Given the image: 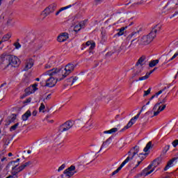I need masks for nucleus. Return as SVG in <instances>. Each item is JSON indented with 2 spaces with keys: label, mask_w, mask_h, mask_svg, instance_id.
Returning <instances> with one entry per match:
<instances>
[{
  "label": "nucleus",
  "mask_w": 178,
  "mask_h": 178,
  "mask_svg": "<svg viewBox=\"0 0 178 178\" xmlns=\"http://www.w3.org/2000/svg\"><path fill=\"white\" fill-rule=\"evenodd\" d=\"M172 145L174 147V148H176V147L178 145V140L177 139L172 141Z\"/></svg>",
  "instance_id": "49"
},
{
  "label": "nucleus",
  "mask_w": 178,
  "mask_h": 178,
  "mask_svg": "<svg viewBox=\"0 0 178 178\" xmlns=\"http://www.w3.org/2000/svg\"><path fill=\"white\" fill-rule=\"evenodd\" d=\"M54 61H49L45 65H44V69H51L52 66H54Z\"/></svg>",
  "instance_id": "37"
},
{
  "label": "nucleus",
  "mask_w": 178,
  "mask_h": 178,
  "mask_svg": "<svg viewBox=\"0 0 178 178\" xmlns=\"http://www.w3.org/2000/svg\"><path fill=\"white\" fill-rule=\"evenodd\" d=\"M79 170H76V166L74 165L69 167L67 169L64 170L63 175H61L62 178H70L74 176L75 173H77Z\"/></svg>",
  "instance_id": "5"
},
{
  "label": "nucleus",
  "mask_w": 178,
  "mask_h": 178,
  "mask_svg": "<svg viewBox=\"0 0 178 178\" xmlns=\"http://www.w3.org/2000/svg\"><path fill=\"white\" fill-rule=\"evenodd\" d=\"M86 47H90L89 49L90 51H92V49H94L95 48V42L92 40H89L86 43Z\"/></svg>",
  "instance_id": "19"
},
{
  "label": "nucleus",
  "mask_w": 178,
  "mask_h": 178,
  "mask_svg": "<svg viewBox=\"0 0 178 178\" xmlns=\"http://www.w3.org/2000/svg\"><path fill=\"white\" fill-rule=\"evenodd\" d=\"M86 129H88L89 130H90V129H92V123L88 122L86 125Z\"/></svg>",
  "instance_id": "48"
},
{
  "label": "nucleus",
  "mask_w": 178,
  "mask_h": 178,
  "mask_svg": "<svg viewBox=\"0 0 178 178\" xmlns=\"http://www.w3.org/2000/svg\"><path fill=\"white\" fill-rule=\"evenodd\" d=\"M151 76V73L147 72L144 76L140 77L138 80H136V81H143V80H147Z\"/></svg>",
  "instance_id": "32"
},
{
  "label": "nucleus",
  "mask_w": 178,
  "mask_h": 178,
  "mask_svg": "<svg viewBox=\"0 0 178 178\" xmlns=\"http://www.w3.org/2000/svg\"><path fill=\"white\" fill-rule=\"evenodd\" d=\"M166 108V104L163 105V106H159V108L156 111L154 112V116H158V115H159V113H161V112H162V111H165Z\"/></svg>",
  "instance_id": "20"
},
{
  "label": "nucleus",
  "mask_w": 178,
  "mask_h": 178,
  "mask_svg": "<svg viewBox=\"0 0 178 178\" xmlns=\"http://www.w3.org/2000/svg\"><path fill=\"white\" fill-rule=\"evenodd\" d=\"M32 115H33V116H36L37 115V111H33L32 113Z\"/></svg>",
  "instance_id": "64"
},
{
  "label": "nucleus",
  "mask_w": 178,
  "mask_h": 178,
  "mask_svg": "<svg viewBox=\"0 0 178 178\" xmlns=\"http://www.w3.org/2000/svg\"><path fill=\"white\" fill-rule=\"evenodd\" d=\"M31 116V111L30 110H28L24 114L22 115V119L23 122H26L29 120V118Z\"/></svg>",
  "instance_id": "18"
},
{
  "label": "nucleus",
  "mask_w": 178,
  "mask_h": 178,
  "mask_svg": "<svg viewBox=\"0 0 178 178\" xmlns=\"http://www.w3.org/2000/svg\"><path fill=\"white\" fill-rule=\"evenodd\" d=\"M126 29H127V26L122 27L121 29H118V33H117V35H123V34H124V31L126 30Z\"/></svg>",
  "instance_id": "33"
},
{
  "label": "nucleus",
  "mask_w": 178,
  "mask_h": 178,
  "mask_svg": "<svg viewBox=\"0 0 178 178\" xmlns=\"http://www.w3.org/2000/svg\"><path fill=\"white\" fill-rule=\"evenodd\" d=\"M170 145H167L165 146V147H164L163 152L165 154H166V152H168V151H169V149H170Z\"/></svg>",
  "instance_id": "45"
},
{
  "label": "nucleus",
  "mask_w": 178,
  "mask_h": 178,
  "mask_svg": "<svg viewBox=\"0 0 178 178\" xmlns=\"http://www.w3.org/2000/svg\"><path fill=\"white\" fill-rule=\"evenodd\" d=\"M140 150V147H138V146H135L134 147V149H131L128 154H129V156L127 158H129V161H131V159H133V158H134V156L137 155V154H138V151Z\"/></svg>",
  "instance_id": "11"
},
{
  "label": "nucleus",
  "mask_w": 178,
  "mask_h": 178,
  "mask_svg": "<svg viewBox=\"0 0 178 178\" xmlns=\"http://www.w3.org/2000/svg\"><path fill=\"white\" fill-rule=\"evenodd\" d=\"M14 47H15L16 49H19V48H22V44L19 42H16L14 43Z\"/></svg>",
  "instance_id": "43"
},
{
  "label": "nucleus",
  "mask_w": 178,
  "mask_h": 178,
  "mask_svg": "<svg viewBox=\"0 0 178 178\" xmlns=\"http://www.w3.org/2000/svg\"><path fill=\"white\" fill-rule=\"evenodd\" d=\"M77 80H79V77L75 76V77L72 79V86L74 84V83H76V81H77Z\"/></svg>",
  "instance_id": "56"
},
{
  "label": "nucleus",
  "mask_w": 178,
  "mask_h": 178,
  "mask_svg": "<svg viewBox=\"0 0 178 178\" xmlns=\"http://www.w3.org/2000/svg\"><path fill=\"white\" fill-rule=\"evenodd\" d=\"M12 22H13L12 18H8V19H7L6 23V26L7 27H13V25H14V24L12 23Z\"/></svg>",
  "instance_id": "36"
},
{
  "label": "nucleus",
  "mask_w": 178,
  "mask_h": 178,
  "mask_svg": "<svg viewBox=\"0 0 178 178\" xmlns=\"http://www.w3.org/2000/svg\"><path fill=\"white\" fill-rule=\"evenodd\" d=\"M51 94H49L47 97H46V99H51Z\"/></svg>",
  "instance_id": "63"
},
{
  "label": "nucleus",
  "mask_w": 178,
  "mask_h": 178,
  "mask_svg": "<svg viewBox=\"0 0 178 178\" xmlns=\"http://www.w3.org/2000/svg\"><path fill=\"white\" fill-rule=\"evenodd\" d=\"M44 109H45V105H44V103H42L39 108V112H42V111H44Z\"/></svg>",
  "instance_id": "47"
},
{
  "label": "nucleus",
  "mask_w": 178,
  "mask_h": 178,
  "mask_svg": "<svg viewBox=\"0 0 178 178\" xmlns=\"http://www.w3.org/2000/svg\"><path fill=\"white\" fill-rule=\"evenodd\" d=\"M65 164L61 165L58 168V172H60V171L63 170V169H65Z\"/></svg>",
  "instance_id": "53"
},
{
  "label": "nucleus",
  "mask_w": 178,
  "mask_h": 178,
  "mask_svg": "<svg viewBox=\"0 0 178 178\" xmlns=\"http://www.w3.org/2000/svg\"><path fill=\"white\" fill-rule=\"evenodd\" d=\"M18 127H19V123H16L15 124H14L10 128V131H15V130H16V129H17Z\"/></svg>",
  "instance_id": "40"
},
{
  "label": "nucleus",
  "mask_w": 178,
  "mask_h": 178,
  "mask_svg": "<svg viewBox=\"0 0 178 178\" xmlns=\"http://www.w3.org/2000/svg\"><path fill=\"white\" fill-rule=\"evenodd\" d=\"M165 90H166V88H164L163 90H159L158 92H156V93L155 94L156 98H158V96H159V95H161V94H162V92H163V91H165Z\"/></svg>",
  "instance_id": "50"
},
{
  "label": "nucleus",
  "mask_w": 178,
  "mask_h": 178,
  "mask_svg": "<svg viewBox=\"0 0 178 178\" xmlns=\"http://www.w3.org/2000/svg\"><path fill=\"white\" fill-rule=\"evenodd\" d=\"M111 55H113V52L110 51L106 54V56H111Z\"/></svg>",
  "instance_id": "60"
},
{
  "label": "nucleus",
  "mask_w": 178,
  "mask_h": 178,
  "mask_svg": "<svg viewBox=\"0 0 178 178\" xmlns=\"http://www.w3.org/2000/svg\"><path fill=\"white\" fill-rule=\"evenodd\" d=\"M165 102H166V99H163L162 102L156 104L153 108V111H156V108H158V106H159V105H161V104H165Z\"/></svg>",
  "instance_id": "38"
},
{
  "label": "nucleus",
  "mask_w": 178,
  "mask_h": 178,
  "mask_svg": "<svg viewBox=\"0 0 178 178\" xmlns=\"http://www.w3.org/2000/svg\"><path fill=\"white\" fill-rule=\"evenodd\" d=\"M178 56V51H177L171 58H170L167 62H164L163 65H166L168 62H170V60H173V59H175Z\"/></svg>",
  "instance_id": "39"
},
{
  "label": "nucleus",
  "mask_w": 178,
  "mask_h": 178,
  "mask_svg": "<svg viewBox=\"0 0 178 178\" xmlns=\"http://www.w3.org/2000/svg\"><path fill=\"white\" fill-rule=\"evenodd\" d=\"M145 59H147V58L145 56H143L142 57H140L138 59V62L136 63V66H138V65H140L141 66H143V62H144Z\"/></svg>",
  "instance_id": "31"
},
{
  "label": "nucleus",
  "mask_w": 178,
  "mask_h": 178,
  "mask_svg": "<svg viewBox=\"0 0 178 178\" xmlns=\"http://www.w3.org/2000/svg\"><path fill=\"white\" fill-rule=\"evenodd\" d=\"M132 33H137V34H136L135 35H134V37H132L133 40H131V44L129 46V48H131V47L132 45H134V43H133V42H134L135 40H137V38H138V37H140V32L139 31L132 32Z\"/></svg>",
  "instance_id": "22"
},
{
  "label": "nucleus",
  "mask_w": 178,
  "mask_h": 178,
  "mask_svg": "<svg viewBox=\"0 0 178 178\" xmlns=\"http://www.w3.org/2000/svg\"><path fill=\"white\" fill-rule=\"evenodd\" d=\"M20 162V159H17L16 161H10L8 165L7 168H10V166L12 167V170H17V166H19Z\"/></svg>",
  "instance_id": "10"
},
{
  "label": "nucleus",
  "mask_w": 178,
  "mask_h": 178,
  "mask_svg": "<svg viewBox=\"0 0 178 178\" xmlns=\"http://www.w3.org/2000/svg\"><path fill=\"white\" fill-rule=\"evenodd\" d=\"M143 97H147V95H149V94H151V88H149L147 90L144 91Z\"/></svg>",
  "instance_id": "44"
},
{
  "label": "nucleus",
  "mask_w": 178,
  "mask_h": 178,
  "mask_svg": "<svg viewBox=\"0 0 178 178\" xmlns=\"http://www.w3.org/2000/svg\"><path fill=\"white\" fill-rule=\"evenodd\" d=\"M136 33H131V34H129L127 37V40H128V41H130V40H131V38H133L134 37V35H136Z\"/></svg>",
  "instance_id": "42"
},
{
  "label": "nucleus",
  "mask_w": 178,
  "mask_h": 178,
  "mask_svg": "<svg viewBox=\"0 0 178 178\" xmlns=\"http://www.w3.org/2000/svg\"><path fill=\"white\" fill-rule=\"evenodd\" d=\"M56 7H57V6L55 3H53V4H51L50 6H49L44 10V13L45 16H48V15H51V13H54L55 12V10H56Z\"/></svg>",
  "instance_id": "8"
},
{
  "label": "nucleus",
  "mask_w": 178,
  "mask_h": 178,
  "mask_svg": "<svg viewBox=\"0 0 178 178\" xmlns=\"http://www.w3.org/2000/svg\"><path fill=\"white\" fill-rule=\"evenodd\" d=\"M31 165H33V163L31 161L26 162L25 163L18 167L17 170H19V172H22V170H24L26 168H29V166H30Z\"/></svg>",
  "instance_id": "17"
},
{
  "label": "nucleus",
  "mask_w": 178,
  "mask_h": 178,
  "mask_svg": "<svg viewBox=\"0 0 178 178\" xmlns=\"http://www.w3.org/2000/svg\"><path fill=\"white\" fill-rule=\"evenodd\" d=\"M118 130L119 129L118 128H113L108 131H104L103 133L104 134H113V133H116Z\"/></svg>",
  "instance_id": "26"
},
{
  "label": "nucleus",
  "mask_w": 178,
  "mask_h": 178,
  "mask_svg": "<svg viewBox=\"0 0 178 178\" xmlns=\"http://www.w3.org/2000/svg\"><path fill=\"white\" fill-rule=\"evenodd\" d=\"M161 25H156L154 26L148 35H145L141 38V44L143 45H148V44L152 42L154 38L156 37V33H159V31H161Z\"/></svg>",
  "instance_id": "2"
},
{
  "label": "nucleus",
  "mask_w": 178,
  "mask_h": 178,
  "mask_svg": "<svg viewBox=\"0 0 178 178\" xmlns=\"http://www.w3.org/2000/svg\"><path fill=\"white\" fill-rule=\"evenodd\" d=\"M158 63H159V60H152L149 63V67H154L156 66Z\"/></svg>",
  "instance_id": "29"
},
{
  "label": "nucleus",
  "mask_w": 178,
  "mask_h": 178,
  "mask_svg": "<svg viewBox=\"0 0 178 178\" xmlns=\"http://www.w3.org/2000/svg\"><path fill=\"white\" fill-rule=\"evenodd\" d=\"M9 140H6L5 143H4V145H9Z\"/></svg>",
  "instance_id": "62"
},
{
  "label": "nucleus",
  "mask_w": 178,
  "mask_h": 178,
  "mask_svg": "<svg viewBox=\"0 0 178 178\" xmlns=\"http://www.w3.org/2000/svg\"><path fill=\"white\" fill-rule=\"evenodd\" d=\"M168 5H170L171 7H170V9H175V5H178V0H172V1H170Z\"/></svg>",
  "instance_id": "30"
},
{
  "label": "nucleus",
  "mask_w": 178,
  "mask_h": 178,
  "mask_svg": "<svg viewBox=\"0 0 178 178\" xmlns=\"http://www.w3.org/2000/svg\"><path fill=\"white\" fill-rule=\"evenodd\" d=\"M68 38H69V34L65 32L60 34L58 36L57 40L58 41V42H65V41H66Z\"/></svg>",
  "instance_id": "14"
},
{
  "label": "nucleus",
  "mask_w": 178,
  "mask_h": 178,
  "mask_svg": "<svg viewBox=\"0 0 178 178\" xmlns=\"http://www.w3.org/2000/svg\"><path fill=\"white\" fill-rule=\"evenodd\" d=\"M130 161V158H127L120 165V167L118 168L117 170H115L114 172H112L111 175L112 176H115V175L119 173V172H120V170H122V168H123V166H124V165H126V163H128Z\"/></svg>",
  "instance_id": "13"
},
{
  "label": "nucleus",
  "mask_w": 178,
  "mask_h": 178,
  "mask_svg": "<svg viewBox=\"0 0 178 178\" xmlns=\"http://www.w3.org/2000/svg\"><path fill=\"white\" fill-rule=\"evenodd\" d=\"M20 65V59L6 52L1 56L0 68L3 70H10L12 67H17Z\"/></svg>",
  "instance_id": "1"
},
{
  "label": "nucleus",
  "mask_w": 178,
  "mask_h": 178,
  "mask_svg": "<svg viewBox=\"0 0 178 178\" xmlns=\"http://www.w3.org/2000/svg\"><path fill=\"white\" fill-rule=\"evenodd\" d=\"M92 156H94V154H87L86 156H85L84 157V161L85 162H92Z\"/></svg>",
  "instance_id": "27"
},
{
  "label": "nucleus",
  "mask_w": 178,
  "mask_h": 178,
  "mask_svg": "<svg viewBox=\"0 0 178 178\" xmlns=\"http://www.w3.org/2000/svg\"><path fill=\"white\" fill-rule=\"evenodd\" d=\"M160 162L161 161L159 160V159H156L152 161V163L150 165H152V168H153L154 170H155V168H156V166L159 165Z\"/></svg>",
  "instance_id": "24"
},
{
  "label": "nucleus",
  "mask_w": 178,
  "mask_h": 178,
  "mask_svg": "<svg viewBox=\"0 0 178 178\" xmlns=\"http://www.w3.org/2000/svg\"><path fill=\"white\" fill-rule=\"evenodd\" d=\"M47 74H49L51 77H54L58 81H62L63 79H66L65 73L63 72V70L53 68L46 72Z\"/></svg>",
  "instance_id": "3"
},
{
  "label": "nucleus",
  "mask_w": 178,
  "mask_h": 178,
  "mask_svg": "<svg viewBox=\"0 0 178 178\" xmlns=\"http://www.w3.org/2000/svg\"><path fill=\"white\" fill-rule=\"evenodd\" d=\"M111 143H112V138L110 137L108 138L105 142L103 143L99 152L102 149V148H104V147H108L109 145V144H111Z\"/></svg>",
  "instance_id": "21"
},
{
  "label": "nucleus",
  "mask_w": 178,
  "mask_h": 178,
  "mask_svg": "<svg viewBox=\"0 0 178 178\" xmlns=\"http://www.w3.org/2000/svg\"><path fill=\"white\" fill-rule=\"evenodd\" d=\"M140 118V114H137L136 116L133 117L130 121L128 122V124L121 130V131H123V130H127V129H130L134 123H136V120Z\"/></svg>",
  "instance_id": "9"
},
{
  "label": "nucleus",
  "mask_w": 178,
  "mask_h": 178,
  "mask_svg": "<svg viewBox=\"0 0 178 178\" xmlns=\"http://www.w3.org/2000/svg\"><path fill=\"white\" fill-rule=\"evenodd\" d=\"M74 125V121L68 120L59 127L58 131L60 133L67 131L68 130H70V129H72Z\"/></svg>",
  "instance_id": "6"
},
{
  "label": "nucleus",
  "mask_w": 178,
  "mask_h": 178,
  "mask_svg": "<svg viewBox=\"0 0 178 178\" xmlns=\"http://www.w3.org/2000/svg\"><path fill=\"white\" fill-rule=\"evenodd\" d=\"M104 0H95L96 3H101Z\"/></svg>",
  "instance_id": "61"
},
{
  "label": "nucleus",
  "mask_w": 178,
  "mask_h": 178,
  "mask_svg": "<svg viewBox=\"0 0 178 178\" xmlns=\"http://www.w3.org/2000/svg\"><path fill=\"white\" fill-rule=\"evenodd\" d=\"M42 77L46 83L44 85L45 87H55V86H56V83H58V79H56L50 74H47V72H44L42 75Z\"/></svg>",
  "instance_id": "4"
},
{
  "label": "nucleus",
  "mask_w": 178,
  "mask_h": 178,
  "mask_svg": "<svg viewBox=\"0 0 178 178\" xmlns=\"http://www.w3.org/2000/svg\"><path fill=\"white\" fill-rule=\"evenodd\" d=\"M16 120V116L13 115L12 117H10V119H9V122L10 123H13V122H15Z\"/></svg>",
  "instance_id": "51"
},
{
  "label": "nucleus",
  "mask_w": 178,
  "mask_h": 178,
  "mask_svg": "<svg viewBox=\"0 0 178 178\" xmlns=\"http://www.w3.org/2000/svg\"><path fill=\"white\" fill-rule=\"evenodd\" d=\"M178 15V10L176 11L172 16L170 17V19H172V17H175V16H177Z\"/></svg>",
  "instance_id": "57"
},
{
  "label": "nucleus",
  "mask_w": 178,
  "mask_h": 178,
  "mask_svg": "<svg viewBox=\"0 0 178 178\" xmlns=\"http://www.w3.org/2000/svg\"><path fill=\"white\" fill-rule=\"evenodd\" d=\"M33 65H34V60L33 59L31 58L29 60H27L26 62L24 70L27 71L31 69V67H33Z\"/></svg>",
  "instance_id": "16"
},
{
  "label": "nucleus",
  "mask_w": 178,
  "mask_h": 178,
  "mask_svg": "<svg viewBox=\"0 0 178 178\" xmlns=\"http://www.w3.org/2000/svg\"><path fill=\"white\" fill-rule=\"evenodd\" d=\"M152 148V142L149 141L143 149L144 152H148Z\"/></svg>",
  "instance_id": "28"
},
{
  "label": "nucleus",
  "mask_w": 178,
  "mask_h": 178,
  "mask_svg": "<svg viewBox=\"0 0 178 178\" xmlns=\"http://www.w3.org/2000/svg\"><path fill=\"white\" fill-rule=\"evenodd\" d=\"M31 102V97L28 98L25 102H24V104H30Z\"/></svg>",
  "instance_id": "55"
},
{
  "label": "nucleus",
  "mask_w": 178,
  "mask_h": 178,
  "mask_svg": "<svg viewBox=\"0 0 178 178\" xmlns=\"http://www.w3.org/2000/svg\"><path fill=\"white\" fill-rule=\"evenodd\" d=\"M154 170L153 167L150 164L141 172L140 175L145 177V176H148V175H151V173H152Z\"/></svg>",
  "instance_id": "12"
},
{
  "label": "nucleus",
  "mask_w": 178,
  "mask_h": 178,
  "mask_svg": "<svg viewBox=\"0 0 178 178\" xmlns=\"http://www.w3.org/2000/svg\"><path fill=\"white\" fill-rule=\"evenodd\" d=\"M76 67V65L72 63H68L67 65H65V68H61L63 70V72L64 73V76L65 77H67L74 70V68Z\"/></svg>",
  "instance_id": "7"
},
{
  "label": "nucleus",
  "mask_w": 178,
  "mask_h": 178,
  "mask_svg": "<svg viewBox=\"0 0 178 178\" xmlns=\"http://www.w3.org/2000/svg\"><path fill=\"white\" fill-rule=\"evenodd\" d=\"M38 86V84L35 83L32 86L29 87V90H32L31 92H29L28 94H33V92H35L38 88L37 87Z\"/></svg>",
  "instance_id": "25"
},
{
  "label": "nucleus",
  "mask_w": 178,
  "mask_h": 178,
  "mask_svg": "<svg viewBox=\"0 0 178 178\" xmlns=\"http://www.w3.org/2000/svg\"><path fill=\"white\" fill-rule=\"evenodd\" d=\"M139 158H140V161L143 162V161H144L145 158V154H139Z\"/></svg>",
  "instance_id": "52"
},
{
  "label": "nucleus",
  "mask_w": 178,
  "mask_h": 178,
  "mask_svg": "<svg viewBox=\"0 0 178 178\" xmlns=\"http://www.w3.org/2000/svg\"><path fill=\"white\" fill-rule=\"evenodd\" d=\"M175 161H178V157H174L173 159L170 160L168 162V163L165 165V167L164 168V171L166 172V170L170 169V168H172L173 166V162H175Z\"/></svg>",
  "instance_id": "15"
},
{
  "label": "nucleus",
  "mask_w": 178,
  "mask_h": 178,
  "mask_svg": "<svg viewBox=\"0 0 178 178\" xmlns=\"http://www.w3.org/2000/svg\"><path fill=\"white\" fill-rule=\"evenodd\" d=\"M140 73H141V71H137L134 74H133L132 76V79H134V77H136V76H140Z\"/></svg>",
  "instance_id": "54"
},
{
  "label": "nucleus",
  "mask_w": 178,
  "mask_h": 178,
  "mask_svg": "<svg viewBox=\"0 0 178 178\" xmlns=\"http://www.w3.org/2000/svg\"><path fill=\"white\" fill-rule=\"evenodd\" d=\"M19 173H20V171L18 170H13V171H11V175L13 177V178H18L19 176L17 175H19Z\"/></svg>",
  "instance_id": "35"
},
{
  "label": "nucleus",
  "mask_w": 178,
  "mask_h": 178,
  "mask_svg": "<svg viewBox=\"0 0 178 178\" xmlns=\"http://www.w3.org/2000/svg\"><path fill=\"white\" fill-rule=\"evenodd\" d=\"M86 21H82L78 24L80 26L81 29H84V26H86Z\"/></svg>",
  "instance_id": "46"
},
{
  "label": "nucleus",
  "mask_w": 178,
  "mask_h": 178,
  "mask_svg": "<svg viewBox=\"0 0 178 178\" xmlns=\"http://www.w3.org/2000/svg\"><path fill=\"white\" fill-rule=\"evenodd\" d=\"M4 86H6V83H2L1 85V86H0V92H1V91H2V90H3V91H5V89H2V87H3Z\"/></svg>",
  "instance_id": "58"
},
{
  "label": "nucleus",
  "mask_w": 178,
  "mask_h": 178,
  "mask_svg": "<svg viewBox=\"0 0 178 178\" xmlns=\"http://www.w3.org/2000/svg\"><path fill=\"white\" fill-rule=\"evenodd\" d=\"M80 30H81V27L80 26V25L78 24H76L74 27V31L76 33H78V31H80Z\"/></svg>",
  "instance_id": "41"
},
{
  "label": "nucleus",
  "mask_w": 178,
  "mask_h": 178,
  "mask_svg": "<svg viewBox=\"0 0 178 178\" xmlns=\"http://www.w3.org/2000/svg\"><path fill=\"white\" fill-rule=\"evenodd\" d=\"M69 8H72V5L61 8L60 10H58V11L56 13V16H58V15H59L60 12H63V10H66V9H69Z\"/></svg>",
  "instance_id": "34"
},
{
  "label": "nucleus",
  "mask_w": 178,
  "mask_h": 178,
  "mask_svg": "<svg viewBox=\"0 0 178 178\" xmlns=\"http://www.w3.org/2000/svg\"><path fill=\"white\" fill-rule=\"evenodd\" d=\"M158 69V67H154L152 70H151L149 72H147V73H150V74H152V73H154V72L155 70H156Z\"/></svg>",
  "instance_id": "59"
},
{
  "label": "nucleus",
  "mask_w": 178,
  "mask_h": 178,
  "mask_svg": "<svg viewBox=\"0 0 178 178\" xmlns=\"http://www.w3.org/2000/svg\"><path fill=\"white\" fill-rule=\"evenodd\" d=\"M10 37H12V35L10 33H7L6 35H5L0 41V45L3 42H5V41H8L10 38Z\"/></svg>",
  "instance_id": "23"
}]
</instances>
